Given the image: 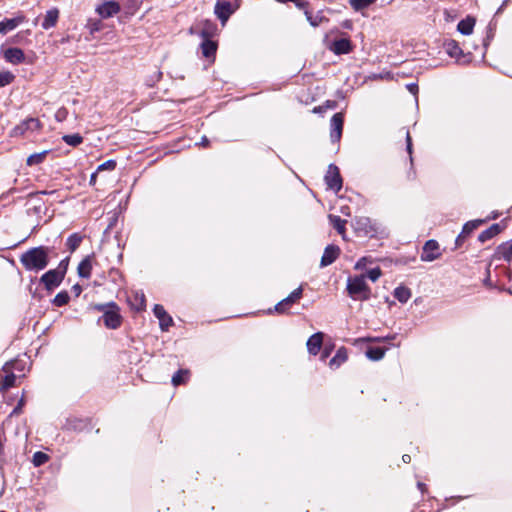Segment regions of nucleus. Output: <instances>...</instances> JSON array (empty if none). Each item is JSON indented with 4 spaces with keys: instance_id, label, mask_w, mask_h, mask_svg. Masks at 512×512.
<instances>
[{
    "instance_id": "obj_1",
    "label": "nucleus",
    "mask_w": 512,
    "mask_h": 512,
    "mask_svg": "<svg viewBox=\"0 0 512 512\" xmlns=\"http://www.w3.org/2000/svg\"><path fill=\"white\" fill-rule=\"evenodd\" d=\"M57 256L58 253L54 247L41 245L22 253L20 263L27 271L40 272L48 266L50 258Z\"/></svg>"
},
{
    "instance_id": "obj_2",
    "label": "nucleus",
    "mask_w": 512,
    "mask_h": 512,
    "mask_svg": "<svg viewBox=\"0 0 512 512\" xmlns=\"http://www.w3.org/2000/svg\"><path fill=\"white\" fill-rule=\"evenodd\" d=\"M346 289L349 297L355 301H367L371 297V289L366 283L365 275L348 277Z\"/></svg>"
},
{
    "instance_id": "obj_3",
    "label": "nucleus",
    "mask_w": 512,
    "mask_h": 512,
    "mask_svg": "<svg viewBox=\"0 0 512 512\" xmlns=\"http://www.w3.org/2000/svg\"><path fill=\"white\" fill-rule=\"evenodd\" d=\"M324 45L329 51H331L335 55L349 54L354 49L353 43L348 38H331L329 34H326L324 38Z\"/></svg>"
},
{
    "instance_id": "obj_4",
    "label": "nucleus",
    "mask_w": 512,
    "mask_h": 512,
    "mask_svg": "<svg viewBox=\"0 0 512 512\" xmlns=\"http://www.w3.org/2000/svg\"><path fill=\"white\" fill-rule=\"evenodd\" d=\"M202 41L200 43V51L204 58H206L209 62H214L216 57V52L218 48V41L213 39L215 34H201Z\"/></svg>"
},
{
    "instance_id": "obj_5",
    "label": "nucleus",
    "mask_w": 512,
    "mask_h": 512,
    "mask_svg": "<svg viewBox=\"0 0 512 512\" xmlns=\"http://www.w3.org/2000/svg\"><path fill=\"white\" fill-rule=\"evenodd\" d=\"M302 295L303 288L302 286H300L294 291H292L286 298L278 302L274 307V311L279 314L288 313L292 305L302 298Z\"/></svg>"
},
{
    "instance_id": "obj_6",
    "label": "nucleus",
    "mask_w": 512,
    "mask_h": 512,
    "mask_svg": "<svg viewBox=\"0 0 512 512\" xmlns=\"http://www.w3.org/2000/svg\"><path fill=\"white\" fill-rule=\"evenodd\" d=\"M101 319L108 329H118L121 326L123 320L120 314L119 306L117 304L112 305L109 310L104 311Z\"/></svg>"
},
{
    "instance_id": "obj_7",
    "label": "nucleus",
    "mask_w": 512,
    "mask_h": 512,
    "mask_svg": "<svg viewBox=\"0 0 512 512\" xmlns=\"http://www.w3.org/2000/svg\"><path fill=\"white\" fill-rule=\"evenodd\" d=\"M237 0H218L215 6V13L222 22V26L225 25L229 16L236 10Z\"/></svg>"
},
{
    "instance_id": "obj_8",
    "label": "nucleus",
    "mask_w": 512,
    "mask_h": 512,
    "mask_svg": "<svg viewBox=\"0 0 512 512\" xmlns=\"http://www.w3.org/2000/svg\"><path fill=\"white\" fill-rule=\"evenodd\" d=\"M324 179L329 189L335 191L336 193L341 190L342 177L340 175L339 168L336 165L330 164L328 166V170Z\"/></svg>"
},
{
    "instance_id": "obj_9",
    "label": "nucleus",
    "mask_w": 512,
    "mask_h": 512,
    "mask_svg": "<svg viewBox=\"0 0 512 512\" xmlns=\"http://www.w3.org/2000/svg\"><path fill=\"white\" fill-rule=\"evenodd\" d=\"M63 279V274L55 269H51L41 276L40 282L44 285L46 290L52 291L62 283Z\"/></svg>"
},
{
    "instance_id": "obj_10",
    "label": "nucleus",
    "mask_w": 512,
    "mask_h": 512,
    "mask_svg": "<svg viewBox=\"0 0 512 512\" xmlns=\"http://www.w3.org/2000/svg\"><path fill=\"white\" fill-rule=\"evenodd\" d=\"M440 256L439 243L433 239L426 241L422 249L421 260L424 262H432L440 258Z\"/></svg>"
},
{
    "instance_id": "obj_11",
    "label": "nucleus",
    "mask_w": 512,
    "mask_h": 512,
    "mask_svg": "<svg viewBox=\"0 0 512 512\" xmlns=\"http://www.w3.org/2000/svg\"><path fill=\"white\" fill-rule=\"evenodd\" d=\"M344 116L343 113H335L330 121V138L332 142H338L341 139L343 131Z\"/></svg>"
},
{
    "instance_id": "obj_12",
    "label": "nucleus",
    "mask_w": 512,
    "mask_h": 512,
    "mask_svg": "<svg viewBox=\"0 0 512 512\" xmlns=\"http://www.w3.org/2000/svg\"><path fill=\"white\" fill-rule=\"evenodd\" d=\"M120 11V5L118 2L110 0L104 1L96 7V12L102 18H109L116 15Z\"/></svg>"
},
{
    "instance_id": "obj_13",
    "label": "nucleus",
    "mask_w": 512,
    "mask_h": 512,
    "mask_svg": "<svg viewBox=\"0 0 512 512\" xmlns=\"http://www.w3.org/2000/svg\"><path fill=\"white\" fill-rule=\"evenodd\" d=\"M153 313L159 320L160 328L163 331H167L173 325L172 317L166 312L164 307L160 304H156L153 308Z\"/></svg>"
},
{
    "instance_id": "obj_14",
    "label": "nucleus",
    "mask_w": 512,
    "mask_h": 512,
    "mask_svg": "<svg viewBox=\"0 0 512 512\" xmlns=\"http://www.w3.org/2000/svg\"><path fill=\"white\" fill-rule=\"evenodd\" d=\"M340 255V248L336 245H328L321 257L320 266L326 267L331 265Z\"/></svg>"
},
{
    "instance_id": "obj_15",
    "label": "nucleus",
    "mask_w": 512,
    "mask_h": 512,
    "mask_svg": "<svg viewBox=\"0 0 512 512\" xmlns=\"http://www.w3.org/2000/svg\"><path fill=\"white\" fill-rule=\"evenodd\" d=\"M323 333L317 332L311 335L307 341L308 352L312 355H317L322 347Z\"/></svg>"
},
{
    "instance_id": "obj_16",
    "label": "nucleus",
    "mask_w": 512,
    "mask_h": 512,
    "mask_svg": "<svg viewBox=\"0 0 512 512\" xmlns=\"http://www.w3.org/2000/svg\"><path fill=\"white\" fill-rule=\"evenodd\" d=\"M494 257L497 259H503L507 262L512 259V239L500 244L494 253Z\"/></svg>"
},
{
    "instance_id": "obj_17",
    "label": "nucleus",
    "mask_w": 512,
    "mask_h": 512,
    "mask_svg": "<svg viewBox=\"0 0 512 512\" xmlns=\"http://www.w3.org/2000/svg\"><path fill=\"white\" fill-rule=\"evenodd\" d=\"M39 126V121L34 118L27 119L21 124L17 125L12 130L13 136H22L29 129H35Z\"/></svg>"
},
{
    "instance_id": "obj_18",
    "label": "nucleus",
    "mask_w": 512,
    "mask_h": 512,
    "mask_svg": "<svg viewBox=\"0 0 512 512\" xmlns=\"http://www.w3.org/2000/svg\"><path fill=\"white\" fill-rule=\"evenodd\" d=\"M355 229L363 232L365 235L376 232L374 224L368 217H359L355 220Z\"/></svg>"
},
{
    "instance_id": "obj_19",
    "label": "nucleus",
    "mask_w": 512,
    "mask_h": 512,
    "mask_svg": "<svg viewBox=\"0 0 512 512\" xmlns=\"http://www.w3.org/2000/svg\"><path fill=\"white\" fill-rule=\"evenodd\" d=\"M4 58L12 64H19L24 60V53L20 48H8L4 51Z\"/></svg>"
},
{
    "instance_id": "obj_20",
    "label": "nucleus",
    "mask_w": 512,
    "mask_h": 512,
    "mask_svg": "<svg viewBox=\"0 0 512 512\" xmlns=\"http://www.w3.org/2000/svg\"><path fill=\"white\" fill-rule=\"evenodd\" d=\"M92 255L86 256L78 265L77 273L81 278H90L92 271Z\"/></svg>"
},
{
    "instance_id": "obj_21",
    "label": "nucleus",
    "mask_w": 512,
    "mask_h": 512,
    "mask_svg": "<svg viewBox=\"0 0 512 512\" xmlns=\"http://www.w3.org/2000/svg\"><path fill=\"white\" fill-rule=\"evenodd\" d=\"M501 231H502V227L500 226V224H497V223L493 224L489 228H487L486 230L482 231L479 234L478 240L481 243H484V242L492 239L496 235H498Z\"/></svg>"
},
{
    "instance_id": "obj_22",
    "label": "nucleus",
    "mask_w": 512,
    "mask_h": 512,
    "mask_svg": "<svg viewBox=\"0 0 512 512\" xmlns=\"http://www.w3.org/2000/svg\"><path fill=\"white\" fill-rule=\"evenodd\" d=\"M59 12L57 9H52L47 11L43 21H42V28L45 30L53 28L58 20Z\"/></svg>"
},
{
    "instance_id": "obj_23",
    "label": "nucleus",
    "mask_w": 512,
    "mask_h": 512,
    "mask_svg": "<svg viewBox=\"0 0 512 512\" xmlns=\"http://www.w3.org/2000/svg\"><path fill=\"white\" fill-rule=\"evenodd\" d=\"M443 49L450 57L456 58L457 61H460V55L462 54V50L458 46L456 41L451 40L448 42H444Z\"/></svg>"
},
{
    "instance_id": "obj_24",
    "label": "nucleus",
    "mask_w": 512,
    "mask_h": 512,
    "mask_svg": "<svg viewBox=\"0 0 512 512\" xmlns=\"http://www.w3.org/2000/svg\"><path fill=\"white\" fill-rule=\"evenodd\" d=\"M23 17H14L7 18L0 21V32L11 31L18 27V25L23 21Z\"/></svg>"
},
{
    "instance_id": "obj_25",
    "label": "nucleus",
    "mask_w": 512,
    "mask_h": 512,
    "mask_svg": "<svg viewBox=\"0 0 512 512\" xmlns=\"http://www.w3.org/2000/svg\"><path fill=\"white\" fill-rule=\"evenodd\" d=\"M348 358L347 350L345 347H341L337 350L334 357L329 361V366L332 369L338 368L342 363H344Z\"/></svg>"
},
{
    "instance_id": "obj_26",
    "label": "nucleus",
    "mask_w": 512,
    "mask_h": 512,
    "mask_svg": "<svg viewBox=\"0 0 512 512\" xmlns=\"http://www.w3.org/2000/svg\"><path fill=\"white\" fill-rule=\"evenodd\" d=\"M476 23L473 16H467L457 24V32H472Z\"/></svg>"
},
{
    "instance_id": "obj_27",
    "label": "nucleus",
    "mask_w": 512,
    "mask_h": 512,
    "mask_svg": "<svg viewBox=\"0 0 512 512\" xmlns=\"http://www.w3.org/2000/svg\"><path fill=\"white\" fill-rule=\"evenodd\" d=\"M394 297L401 303H406L411 297V291L405 286H398L394 289Z\"/></svg>"
},
{
    "instance_id": "obj_28",
    "label": "nucleus",
    "mask_w": 512,
    "mask_h": 512,
    "mask_svg": "<svg viewBox=\"0 0 512 512\" xmlns=\"http://www.w3.org/2000/svg\"><path fill=\"white\" fill-rule=\"evenodd\" d=\"M386 350V348L382 347H368L365 354L370 360L378 361L384 357Z\"/></svg>"
},
{
    "instance_id": "obj_29",
    "label": "nucleus",
    "mask_w": 512,
    "mask_h": 512,
    "mask_svg": "<svg viewBox=\"0 0 512 512\" xmlns=\"http://www.w3.org/2000/svg\"><path fill=\"white\" fill-rule=\"evenodd\" d=\"M486 220L476 219L464 224L461 233L468 237L475 229L482 225Z\"/></svg>"
},
{
    "instance_id": "obj_30",
    "label": "nucleus",
    "mask_w": 512,
    "mask_h": 512,
    "mask_svg": "<svg viewBox=\"0 0 512 512\" xmlns=\"http://www.w3.org/2000/svg\"><path fill=\"white\" fill-rule=\"evenodd\" d=\"M329 220H330V223L332 224L333 228L339 234L345 233L346 220L341 219L340 216H337V215H329Z\"/></svg>"
},
{
    "instance_id": "obj_31",
    "label": "nucleus",
    "mask_w": 512,
    "mask_h": 512,
    "mask_svg": "<svg viewBox=\"0 0 512 512\" xmlns=\"http://www.w3.org/2000/svg\"><path fill=\"white\" fill-rule=\"evenodd\" d=\"M83 237L78 233L71 234L66 241V245L70 252H74L81 244Z\"/></svg>"
},
{
    "instance_id": "obj_32",
    "label": "nucleus",
    "mask_w": 512,
    "mask_h": 512,
    "mask_svg": "<svg viewBox=\"0 0 512 512\" xmlns=\"http://www.w3.org/2000/svg\"><path fill=\"white\" fill-rule=\"evenodd\" d=\"M48 153H49V151L45 150L40 153H34V154L30 155L26 161L27 165L33 166V165L41 164L45 160Z\"/></svg>"
},
{
    "instance_id": "obj_33",
    "label": "nucleus",
    "mask_w": 512,
    "mask_h": 512,
    "mask_svg": "<svg viewBox=\"0 0 512 512\" xmlns=\"http://www.w3.org/2000/svg\"><path fill=\"white\" fill-rule=\"evenodd\" d=\"M62 139L66 144L73 147H76L83 142V137L79 133L64 135Z\"/></svg>"
},
{
    "instance_id": "obj_34",
    "label": "nucleus",
    "mask_w": 512,
    "mask_h": 512,
    "mask_svg": "<svg viewBox=\"0 0 512 512\" xmlns=\"http://www.w3.org/2000/svg\"><path fill=\"white\" fill-rule=\"evenodd\" d=\"M70 300V296L67 291H61L59 292L54 299L52 300V303L57 307H62L68 304Z\"/></svg>"
},
{
    "instance_id": "obj_35",
    "label": "nucleus",
    "mask_w": 512,
    "mask_h": 512,
    "mask_svg": "<svg viewBox=\"0 0 512 512\" xmlns=\"http://www.w3.org/2000/svg\"><path fill=\"white\" fill-rule=\"evenodd\" d=\"M189 371L180 369L178 370L172 377V383L174 386L181 385L185 383L186 379L188 378Z\"/></svg>"
},
{
    "instance_id": "obj_36",
    "label": "nucleus",
    "mask_w": 512,
    "mask_h": 512,
    "mask_svg": "<svg viewBox=\"0 0 512 512\" xmlns=\"http://www.w3.org/2000/svg\"><path fill=\"white\" fill-rule=\"evenodd\" d=\"M49 460V456L41 451L35 452L32 458L34 466L39 467L44 465Z\"/></svg>"
},
{
    "instance_id": "obj_37",
    "label": "nucleus",
    "mask_w": 512,
    "mask_h": 512,
    "mask_svg": "<svg viewBox=\"0 0 512 512\" xmlns=\"http://www.w3.org/2000/svg\"><path fill=\"white\" fill-rule=\"evenodd\" d=\"M15 79V76L9 71L0 72V87L11 84Z\"/></svg>"
},
{
    "instance_id": "obj_38",
    "label": "nucleus",
    "mask_w": 512,
    "mask_h": 512,
    "mask_svg": "<svg viewBox=\"0 0 512 512\" xmlns=\"http://www.w3.org/2000/svg\"><path fill=\"white\" fill-rule=\"evenodd\" d=\"M117 166V162L113 159H109L97 167V172L102 171H113Z\"/></svg>"
},
{
    "instance_id": "obj_39",
    "label": "nucleus",
    "mask_w": 512,
    "mask_h": 512,
    "mask_svg": "<svg viewBox=\"0 0 512 512\" xmlns=\"http://www.w3.org/2000/svg\"><path fill=\"white\" fill-rule=\"evenodd\" d=\"M374 2L375 0H350V4L355 10L366 8Z\"/></svg>"
},
{
    "instance_id": "obj_40",
    "label": "nucleus",
    "mask_w": 512,
    "mask_h": 512,
    "mask_svg": "<svg viewBox=\"0 0 512 512\" xmlns=\"http://www.w3.org/2000/svg\"><path fill=\"white\" fill-rule=\"evenodd\" d=\"M364 275H365V279L369 278L371 281L375 282L382 275V271L379 267H376V268H372V269L368 270L366 272V274H364Z\"/></svg>"
},
{
    "instance_id": "obj_41",
    "label": "nucleus",
    "mask_w": 512,
    "mask_h": 512,
    "mask_svg": "<svg viewBox=\"0 0 512 512\" xmlns=\"http://www.w3.org/2000/svg\"><path fill=\"white\" fill-rule=\"evenodd\" d=\"M15 382H16L15 374L10 373L4 377L3 382H2V387L5 389H8L10 387H13L15 385Z\"/></svg>"
},
{
    "instance_id": "obj_42",
    "label": "nucleus",
    "mask_w": 512,
    "mask_h": 512,
    "mask_svg": "<svg viewBox=\"0 0 512 512\" xmlns=\"http://www.w3.org/2000/svg\"><path fill=\"white\" fill-rule=\"evenodd\" d=\"M457 19V13L455 10H444L443 21L445 23H453Z\"/></svg>"
},
{
    "instance_id": "obj_43",
    "label": "nucleus",
    "mask_w": 512,
    "mask_h": 512,
    "mask_svg": "<svg viewBox=\"0 0 512 512\" xmlns=\"http://www.w3.org/2000/svg\"><path fill=\"white\" fill-rule=\"evenodd\" d=\"M68 265H69V257H66L65 259L60 261L58 267L55 268V270H57L58 272L63 274V276L65 277L67 269H68Z\"/></svg>"
},
{
    "instance_id": "obj_44",
    "label": "nucleus",
    "mask_w": 512,
    "mask_h": 512,
    "mask_svg": "<svg viewBox=\"0 0 512 512\" xmlns=\"http://www.w3.org/2000/svg\"><path fill=\"white\" fill-rule=\"evenodd\" d=\"M406 149L409 154L410 163L413 164V158H412V138L409 133V131L406 132Z\"/></svg>"
},
{
    "instance_id": "obj_45",
    "label": "nucleus",
    "mask_w": 512,
    "mask_h": 512,
    "mask_svg": "<svg viewBox=\"0 0 512 512\" xmlns=\"http://www.w3.org/2000/svg\"><path fill=\"white\" fill-rule=\"evenodd\" d=\"M115 304L116 303L113 301L104 303V304H95V305H93V309H95L99 312H102L104 314V311L109 310L112 307V305H115Z\"/></svg>"
},
{
    "instance_id": "obj_46",
    "label": "nucleus",
    "mask_w": 512,
    "mask_h": 512,
    "mask_svg": "<svg viewBox=\"0 0 512 512\" xmlns=\"http://www.w3.org/2000/svg\"><path fill=\"white\" fill-rule=\"evenodd\" d=\"M24 404H25V400H24V398H21L20 401L18 402L17 406L11 412V416L19 415L22 412V407L24 406Z\"/></svg>"
},
{
    "instance_id": "obj_47",
    "label": "nucleus",
    "mask_w": 512,
    "mask_h": 512,
    "mask_svg": "<svg viewBox=\"0 0 512 512\" xmlns=\"http://www.w3.org/2000/svg\"><path fill=\"white\" fill-rule=\"evenodd\" d=\"M466 238H467V237H466L465 235H463L462 233H460V234L457 236L456 240H455L456 247H460V246H462V244L464 243V241H465V239H466Z\"/></svg>"
},
{
    "instance_id": "obj_48",
    "label": "nucleus",
    "mask_w": 512,
    "mask_h": 512,
    "mask_svg": "<svg viewBox=\"0 0 512 512\" xmlns=\"http://www.w3.org/2000/svg\"><path fill=\"white\" fill-rule=\"evenodd\" d=\"M325 109H335L337 107V102L334 100H327L324 103Z\"/></svg>"
},
{
    "instance_id": "obj_49",
    "label": "nucleus",
    "mask_w": 512,
    "mask_h": 512,
    "mask_svg": "<svg viewBox=\"0 0 512 512\" xmlns=\"http://www.w3.org/2000/svg\"><path fill=\"white\" fill-rule=\"evenodd\" d=\"M407 89L414 95L418 93V85L416 83L408 84Z\"/></svg>"
},
{
    "instance_id": "obj_50",
    "label": "nucleus",
    "mask_w": 512,
    "mask_h": 512,
    "mask_svg": "<svg viewBox=\"0 0 512 512\" xmlns=\"http://www.w3.org/2000/svg\"><path fill=\"white\" fill-rule=\"evenodd\" d=\"M72 292H74L75 296L78 297L82 292V287L79 284H75L72 286Z\"/></svg>"
},
{
    "instance_id": "obj_51",
    "label": "nucleus",
    "mask_w": 512,
    "mask_h": 512,
    "mask_svg": "<svg viewBox=\"0 0 512 512\" xmlns=\"http://www.w3.org/2000/svg\"><path fill=\"white\" fill-rule=\"evenodd\" d=\"M99 172H97V170L95 172H93L90 176V180H89V183L90 185H95L96 184V180H97V175H98Z\"/></svg>"
},
{
    "instance_id": "obj_52",
    "label": "nucleus",
    "mask_w": 512,
    "mask_h": 512,
    "mask_svg": "<svg viewBox=\"0 0 512 512\" xmlns=\"http://www.w3.org/2000/svg\"><path fill=\"white\" fill-rule=\"evenodd\" d=\"M145 306V297H144V294H141L140 298H139V305L137 307L138 310H141L143 309Z\"/></svg>"
},
{
    "instance_id": "obj_53",
    "label": "nucleus",
    "mask_w": 512,
    "mask_h": 512,
    "mask_svg": "<svg viewBox=\"0 0 512 512\" xmlns=\"http://www.w3.org/2000/svg\"><path fill=\"white\" fill-rule=\"evenodd\" d=\"M325 111H326V109H325L324 104H323V105L316 106V107H314V109H313V112H314V113H323V112H325Z\"/></svg>"
},
{
    "instance_id": "obj_54",
    "label": "nucleus",
    "mask_w": 512,
    "mask_h": 512,
    "mask_svg": "<svg viewBox=\"0 0 512 512\" xmlns=\"http://www.w3.org/2000/svg\"><path fill=\"white\" fill-rule=\"evenodd\" d=\"M330 355V349H328L327 347L324 349V351L322 352L321 354V359L322 360H325L327 357H329Z\"/></svg>"
},
{
    "instance_id": "obj_55",
    "label": "nucleus",
    "mask_w": 512,
    "mask_h": 512,
    "mask_svg": "<svg viewBox=\"0 0 512 512\" xmlns=\"http://www.w3.org/2000/svg\"><path fill=\"white\" fill-rule=\"evenodd\" d=\"M395 338V335L393 336H387V337H384V338H375L373 339L374 341H388V340H393Z\"/></svg>"
},
{
    "instance_id": "obj_56",
    "label": "nucleus",
    "mask_w": 512,
    "mask_h": 512,
    "mask_svg": "<svg viewBox=\"0 0 512 512\" xmlns=\"http://www.w3.org/2000/svg\"><path fill=\"white\" fill-rule=\"evenodd\" d=\"M402 460H403V462H404V463H410V461H411V456H410V455H408V454H404V455L402 456Z\"/></svg>"
},
{
    "instance_id": "obj_57",
    "label": "nucleus",
    "mask_w": 512,
    "mask_h": 512,
    "mask_svg": "<svg viewBox=\"0 0 512 512\" xmlns=\"http://www.w3.org/2000/svg\"><path fill=\"white\" fill-rule=\"evenodd\" d=\"M418 488L421 490L422 493L426 490V485L424 483L418 482Z\"/></svg>"
},
{
    "instance_id": "obj_58",
    "label": "nucleus",
    "mask_w": 512,
    "mask_h": 512,
    "mask_svg": "<svg viewBox=\"0 0 512 512\" xmlns=\"http://www.w3.org/2000/svg\"><path fill=\"white\" fill-rule=\"evenodd\" d=\"M201 144H202L203 146H208V144H209V140H208V138H207L206 136H204V137L202 138Z\"/></svg>"
},
{
    "instance_id": "obj_59",
    "label": "nucleus",
    "mask_w": 512,
    "mask_h": 512,
    "mask_svg": "<svg viewBox=\"0 0 512 512\" xmlns=\"http://www.w3.org/2000/svg\"><path fill=\"white\" fill-rule=\"evenodd\" d=\"M305 14L307 16V19L310 21L311 25L312 26H316V23L314 21H312L311 17L309 16V12L305 11Z\"/></svg>"
},
{
    "instance_id": "obj_60",
    "label": "nucleus",
    "mask_w": 512,
    "mask_h": 512,
    "mask_svg": "<svg viewBox=\"0 0 512 512\" xmlns=\"http://www.w3.org/2000/svg\"><path fill=\"white\" fill-rule=\"evenodd\" d=\"M162 76V72H158L157 80H159Z\"/></svg>"
},
{
    "instance_id": "obj_61",
    "label": "nucleus",
    "mask_w": 512,
    "mask_h": 512,
    "mask_svg": "<svg viewBox=\"0 0 512 512\" xmlns=\"http://www.w3.org/2000/svg\"><path fill=\"white\" fill-rule=\"evenodd\" d=\"M210 29V27H208L207 29L205 30H202V33H205V32H209L208 30Z\"/></svg>"
},
{
    "instance_id": "obj_62",
    "label": "nucleus",
    "mask_w": 512,
    "mask_h": 512,
    "mask_svg": "<svg viewBox=\"0 0 512 512\" xmlns=\"http://www.w3.org/2000/svg\"><path fill=\"white\" fill-rule=\"evenodd\" d=\"M498 215L495 213H492V218L495 219Z\"/></svg>"
},
{
    "instance_id": "obj_63",
    "label": "nucleus",
    "mask_w": 512,
    "mask_h": 512,
    "mask_svg": "<svg viewBox=\"0 0 512 512\" xmlns=\"http://www.w3.org/2000/svg\"><path fill=\"white\" fill-rule=\"evenodd\" d=\"M498 215L495 213H492V218L495 219Z\"/></svg>"
},
{
    "instance_id": "obj_64",
    "label": "nucleus",
    "mask_w": 512,
    "mask_h": 512,
    "mask_svg": "<svg viewBox=\"0 0 512 512\" xmlns=\"http://www.w3.org/2000/svg\"><path fill=\"white\" fill-rule=\"evenodd\" d=\"M0 512H5V511H0Z\"/></svg>"
}]
</instances>
